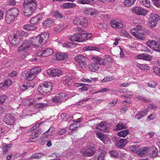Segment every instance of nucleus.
I'll use <instances>...</instances> for the list:
<instances>
[{
    "label": "nucleus",
    "instance_id": "nucleus-41",
    "mask_svg": "<svg viewBox=\"0 0 160 160\" xmlns=\"http://www.w3.org/2000/svg\"><path fill=\"white\" fill-rule=\"evenodd\" d=\"M109 153L111 157L118 158L119 155V152L116 150H111L109 151Z\"/></svg>",
    "mask_w": 160,
    "mask_h": 160
},
{
    "label": "nucleus",
    "instance_id": "nucleus-22",
    "mask_svg": "<svg viewBox=\"0 0 160 160\" xmlns=\"http://www.w3.org/2000/svg\"><path fill=\"white\" fill-rule=\"evenodd\" d=\"M92 60L97 64L98 65L103 64H104V60L99 56H93L92 57Z\"/></svg>",
    "mask_w": 160,
    "mask_h": 160
},
{
    "label": "nucleus",
    "instance_id": "nucleus-5",
    "mask_svg": "<svg viewBox=\"0 0 160 160\" xmlns=\"http://www.w3.org/2000/svg\"><path fill=\"white\" fill-rule=\"evenodd\" d=\"M142 26L140 25H138L135 27L133 28L130 30L131 34L136 38L144 40L145 37H142Z\"/></svg>",
    "mask_w": 160,
    "mask_h": 160
},
{
    "label": "nucleus",
    "instance_id": "nucleus-58",
    "mask_svg": "<svg viewBox=\"0 0 160 160\" xmlns=\"http://www.w3.org/2000/svg\"><path fill=\"white\" fill-rule=\"evenodd\" d=\"M102 141L104 143L106 144H109L111 143V142L109 138L105 135Z\"/></svg>",
    "mask_w": 160,
    "mask_h": 160
},
{
    "label": "nucleus",
    "instance_id": "nucleus-40",
    "mask_svg": "<svg viewBox=\"0 0 160 160\" xmlns=\"http://www.w3.org/2000/svg\"><path fill=\"white\" fill-rule=\"evenodd\" d=\"M89 68L92 71L95 72L99 69V66L96 63H92L91 64Z\"/></svg>",
    "mask_w": 160,
    "mask_h": 160
},
{
    "label": "nucleus",
    "instance_id": "nucleus-2",
    "mask_svg": "<svg viewBox=\"0 0 160 160\" xmlns=\"http://www.w3.org/2000/svg\"><path fill=\"white\" fill-rule=\"evenodd\" d=\"M49 37V34L48 32H44L39 36L32 38L30 41L31 44L35 48H37L46 42Z\"/></svg>",
    "mask_w": 160,
    "mask_h": 160
},
{
    "label": "nucleus",
    "instance_id": "nucleus-8",
    "mask_svg": "<svg viewBox=\"0 0 160 160\" xmlns=\"http://www.w3.org/2000/svg\"><path fill=\"white\" fill-rule=\"evenodd\" d=\"M96 151L95 148L92 147H88L81 149V153L84 156L92 157L95 154Z\"/></svg>",
    "mask_w": 160,
    "mask_h": 160
},
{
    "label": "nucleus",
    "instance_id": "nucleus-30",
    "mask_svg": "<svg viewBox=\"0 0 160 160\" xmlns=\"http://www.w3.org/2000/svg\"><path fill=\"white\" fill-rule=\"evenodd\" d=\"M26 79L28 80V81H32L35 77V75L33 74L31 71V70L26 72L25 74Z\"/></svg>",
    "mask_w": 160,
    "mask_h": 160
},
{
    "label": "nucleus",
    "instance_id": "nucleus-17",
    "mask_svg": "<svg viewBox=\"0 0 160 160\" xmlns=\"http://www.w3.org/2000/svg\"><path fill=\"white\" fill-rule=\"evenodd\" d=\"M35 83L32 81H28L24 82L20 87V89L22 91H24L30 88H33Z\"/></svg>",
    "mask_w": 160,
    "mask_h": 160
},
{
    "label": "nucleus",
    "instance_id": "nucleus-29",
    "mask_svg": "<svg viewBox=\"0 0 160 160\" xmlns=\"http://www.w3.org/2000/svg\"><path fill=\"white\" fill-rule=\"evenodd\" d=\"M157 42L152 40H148L146 42V44L150 48L153 49L154 47L156 45Z\"/></svg>",
    "mask_w": 160,
    "mask_h": 160
},
{
    "label": "nucleus",
    "instance_id": "nucleus-50",
    "mask_svg": "<svg viewBox=\"0 0 160 160\" xmlns=\"http://www.w3.org/2000/svg\"><path fill=\"white\" fill-rule=\"evenodd\" d=\"M31 71L35 76L36 74L41 72V68L39 67H37L31 70Z\"/></svg>",
    "mask_w": 160,
    "mask_h": 160
},
{
    "label": "nucleus",
    "instance_id": "nucleus-23",
    "mask_svg": "<svg viewBox=\"0 0 160 160\" xmlns=\"http://www.w3.org/2000/svg\"><path fill=\"white\" fill-rule=\"evenodd\" d=\"M105 155V152L104 151L98 152L97 153L94 157V160H104Z\"/></svg>",
    "mask_w": 160,
    "mask_h": 160
},
{
    "label": "nucleus",
    "instance_id": "nucleus-39",
    "mask_svg": "<svg viewBox=\"0 0 160 160\" xmlns=\"http://www.w3.org/2000/svg\"><path fill=\"white\" fill-rule=\"evenodd\" d=\"M140 3L143 6L147 7L150 8V2L149 0H139Z\"/></svg>",
    "mask_w": 160,
    "mask_h": 160
},
{
    "label": "nucleus",
    "instance_id": "nucleus-49",
    "mask_svg": "<svg viewBox=\"0 0 160 160\" xmlns=\"http://www.w3.org/2000/svg\"><path fill=\"white\" fill-rule=\"evenodd\" d=\"M32 136H34L33 137L31 138L29 140V142H34L37 140L38 138V135L35 132H33L32 133Z\"/></svg>",
    "mask_w": 160,
    "mask_h": 160
},
{
    "label": "nucleus",
    "instance_id": "nucleus-4",
    "mask_svg": "<svg viewBox=\"0 0 160 160\" xmlns=\"http://www.w3.org/2000/svg\"><path fill=\"white\" fill-rule=\"evenodd\" d=\"M27 32L22 30L17 31L16 33L13 36V38L10 41V43L15 47L18 45L22 41V36H26L27 35Z\"/></svg>",
    "mask_w": 160,
    "mask_h": 160
},
{
    "label": "nucleus",
    "instance_id": "nucleus-31",
    "mask_svg": "<svg viewBox=\"0 0 160 160\" xmlns=\"http://www.w3.org/2000/svg\"><path fill=\"white\" fill-rule=\"evenodd\" d=\"M46 89L42 83L40 84L38 88V91L41 93L44 94L45 93H47L50 92H49L46 91Z\"/></svg>",
    "mask_w": 160,
    "mask_h": 160
},
{
    "label": "nucleus",
    "instance_id": "nucleus-34",
    "mask_svg": "<svg viewBox=\"0 0 160 160\" xmlns=\"http://www.w3.org/2000/svg\"><path fill=\"white\" fill-rule=\"evenodd\" d=\"M7 12L16 17L18 13V10L17 8H15L9 9Z\"/></svg>",
    "mask_w": 160,
    "mask_h": 160
},
{
    "label": "nucleus",
    "instance_id": "nucleus-48",
    "mask_svg": "<svg viewBox=\"0 0 160 160\" xmlns=\"http://www.w3.org/2000/svg\"><path fill=\"white\" fill-rule=\"evenodd\" d=\"M80 17H73L72 18V21L73 24L75 25H79L80 23Z\"/></svg>",
    "mask_w": 160,
    "mask_h": 160
},
{
    "label": "nucleus",
    "instance_id": "nucleus-60",
    "mask_svg": "<svg viewBox=\"0 0 160 160\" xmlns=\"http://www.w3.org/2000/svg\"><path fill=\"white\" fill-rule=\"evenodd\" d=\"M28 53L24 52L22 54H20L18 57V58L19 60L21 61L24 59L26 57L27 54Z\"/></svg>",
    "mask_w": 160,
    "mask_h": 160
},
{
    "label": "nucleus",
    "instance_id": "nucleus-43",
    "mask_svg": "<svg viewBox=\"0 0 160 160\" xmlns=\"http://www.w3.org/2000/svg\"><path fill=\"white\" fill-rule=\"evenodd\" d=\"M136 1V0H125L123 4L126 7H128L133 5Z\"/></svg>",
    "mask_w": 160,
    "mask_h": 160
},
{
    "label": "nucleus",
    "instance_id": "nucleus-14",
    "mask_svg": "<svg viewBox=\"0 0 160 160\" xmlns=\"http://www.w3.org/2000/svg\"><path fill=\"white\" fill-rule=\"evenodd\" d=\"M53 53V51L52 49L48 48L46 50L38 51L36 55L40 57H47L52 55Z\"/></svg>",
    "mask_w": 160,
    "mask_h": 160
},
{
    "label": "nucleus",
    "instance_id": "nucleus-35",
    "mask_svg": "<svg viewBox=\"0 0 160 160\" xmlns=\"http://www.w3.org/2000/svg\"><path fill=\"white\" fill-rule=\"evenodd\" d=\"M23 28L24 29L29 31L35 30L37 28V27L34 25L26 24L23 26Z\"/></svg>",
    "mask_w": 160,
    "mask_h": 160
},
{
    "label": "nucleus",
    "instance_id": "nucleus-45",
    "mask_svg": "<svg viewBox=\"0 0 160 160\" xmlns=\"http://www.w3.org/2000/svg\"><path fill=\"white\" fill-rule=\"evenodd\" d=\"M151 154L152 156L153 157L158 155V150L157 149L154 147H152Z\"/></svg>",
    "mask_w": 160,
    "mask_h": 160
},
{
    "label": "nucleus",
    "instance_id": "nucleus-3",
    "mask_svg": "<svg viewBox=\"0 0 160 160\" xmlns=\"http://www.w3.org/2000/svg\"><path fill=\"white\" fill-rule=\"evenodd\" d=\"M36 3L34 0H25L23 3V10L25 16H30L35 10Z\"/></svg>",
    "mask_w": 160,
    "mask_h": 160
},
{
    "label": "nucleus",
    "instance_id": "nucleus-42",
    "mask_svg": "<svg viewBox=\"0 0 160 160\" xmlns=\"http://www.w3.org/2000/svg\"><path fill=\"white\" fill-rule=\"evenodd\" d=\"M134 99L136 101L143 102L146 103H148L150 101V99H145L140 96H138L135 97L134 98Z\"/></svg>",
    "mask_w": 160,
    "mask_h": 160
},
{
    "label": "nucleus",
    "instance_id": "nucleus-19",
    "mask_svg": "<svg viewBox=\"0 0 160 160\" xmlns=\"http://www.w3.org/2000/svg\"><path fill=\"white\" fill-rule=\"evenodd\" d=\"M152 58L151 56L145 53L138 55L135 57L136 59H142L146 61H150Z\"/></svg>",
    "mask_w": 160,
    "mask_h": 160
},
{
    "label": "nucleus",
    "instance_id": "nucleus-36",
    "mask_svg": "<svg viewBox=\"0 0 160 160\" xmlns=\"http://www.w3.org/2000/svg\"><path fill=\"white\" fill-rule=\"evenodd\" d=\"M129 131L128 130L126 129L118 132V135L120 137L125 138L129 134Z\"/></svg>",
    "mask_w": 160,
    "mask_h": 160
},
{
    "label": "nucleus",
    "instance_id": "nucleus-63",
    "mask_svg": "<svg viewBox=\"0 0 160 160\" xmlns=\"http://www.w3.org/2000/svg\"><path fill=\"white\" fill-rule=\"evenodd\" d=\"M78 127L76 123H71L69 126V129L72 130H74L76 129Z\"/></svg>",
    "mask_w": 160,
    "mask_h": 160
},
{
    "label": "nucleus",
    "instance_id": "nucleus-59",
    "mask_svg": "<svg viewBox=\"0 0 160 160\" xmlns=\"http://www.w3.org/2000/svg\"><path fill=\"white\" fill-rule=\"evenodd\" d=\"M12 146V144L10 143L7 145H4L3 147V151L4 153H6L8 151L9 148Z\"/></svg>",
    "mask_w": 160,
    "mask_h": 160
},
{
    "label": "nucleus",
    "instance_id": "nucleus-54",
    "mask_svg": "<svg viewBox=\"0 0 160 160\" xmlns=\"http://www.w3.org/2000/svg\"><path fill=\"white\" fill-rule=\"evenodd\" d=\"M43 156V154L41 153H37L33 154L32 156L30 157L31 159H38L40 158Z\"/></svg>",
    "mask_w": 160,
    "mask_h": 160
},
{
    "label": "nucleus",
    "instance_id": "nucleus-9",
    "mask_svg": "<svg viewBox=\"0 0 160 160\" xmlns=\"http://www.w3.org/2000/svg\"><path fill=\"white\" fill-rule=\"evenodd\" d=\"M131 11L134 14L138 16H145L146 15L148 12L147 9L138 6L133 8Z\"/></svg>",
    "mask_w": 160,
    "mask_h": 160
},
{
    "label": "nucleus",
    "instance_id": "nucleus-13",
    "mask_svg": "<svg viewBox=\"0 0 160 160\" xmlns=\"http://www.w3.org/2000/svg\"><path fill=\"white\" fill-rule=\"evenodd\" d=\"M15 120V118L13 115L10 113L7 114L3 119L4 122L8 125L13 124Z\"/></svg>",
    "mask_w": 160,
    "mask_h": 160
},
{
    "label": "nucleus",
    "instance_id": "nucleus-12",
    "mask_svg": "<svg viewBox=\"0 0 160 160\" xmlns=\"http://www.w3.org/2000/svg\"><path fill=\"white\" fill-rule=\"evenodd\" d=\"M30 48V43L27 40H24L22 44L18 48V50L19 52H24L28 53L27 52Z\"/></svg>",
    "mask_w": 160,
    "mask_h": 160
},
{
    "label": "nucleus",
    "instance_id": "nucleus-24",
    "mask_svg": "<svg viewBox=\"0 0 160 160\" xmlns=\"http://www.w3.org/2000/svg\"><path fill=\"white\" fill-rule=\"evenodd\" d=\"M127 143L128 141L126 139H121L117 141L116 143V145L118 147L122 148L124 147Z\"/></svg>",
    "mask_w": 160,
    "mask_h": 160
},
{
    "label": "nucleus",
    "instance_id": "nucleus-44",
    "mask_svg": "<svg viewBox=\"0 0 160 160\" xmlns=\"http://www.w3.org/2000/svg\"><path fill=\"white\" fill-rule=\"evenodd\" d=\"M53 15L55 17L59 19H63L65 18L64 16L62 15L58 11L53 12Z\"/></svg>",
    "mask_w": 160,
    "mask_h": 160
},
{
    "label": "nucleus",
    "instance_id": "nucleus-25",
    "mask_svg": "<svg viewBox=\"0 0 160 160\" xmlns=\"http://www.w3.org/2000/svg\"><path fill=\"white\" fill-rule=\"evenodd\" d=\"M68 55L65 53L57 52L56 53L55 57L58 60H63L68 58Z\"/></svg>",
    "mask_w": 160,
    "mask_h": 160
},
{
    "label": "nucleus",
    "instance_id": "nucleus-61",
    "mask_svg": "<svg viewBox=\"0 0 160 160\" xmlns=\"http://www.w3.org/2000/svg\"><path fill=\"white\" fill-rule=\"evenodd\" d=\"M5 86L6 89L8 88V86L11 83V81L10 79H8L3 82Z\"/></svg>",
    "mask_w": 160,
    "mask_h": 160
},
{
    "label": "nucleus",
    "instance_id": "nucleus-37",
    "mask_svg": "<svg viewBox=\"0 0 160 160\" xmlns=\"http://www.w3.org/2000/svg\"><path fill=\"white\" fill-rule=\"evenodd\" d=\"M136 66L140 69L143 70H148L150 69L149 66L147 64H142L138 63Z\"/></svg>",
    "mask_w": 160,
    "mask_h": 160
},
{
    "label": "nucleus",
    "instance_id": "nucleus-46",
    "mask_svg": "<svg viewBox=\"0 0 160 160\" xmlns=\"http://www.w3.org/2000/svg\"><path fill=\"white\" fill-rule=\"evenodd\" d=\"M53 21L52 20H51L47 19V20L44 21L43 23V24L44 26L49 27L53 24Z\"/></svg>",
    "mask_w": 160,
    "mask_h": 160
},
{
    "label": "nucleus",
    "instance_id": "nucleus-21",
    "mask_svg": "<svg viewBox=\"0 0 160 160\" xmlns=\"http://www.w3.org/2000/svg\"><path fill=\"white\" fill-rule=\"evenodd\" d=\"M148 112V109L146 108V109H144V110L143 111L138 112L135 116V118L138 120L142 118L145 115H146Z\"/></svg>",
    "mask_w": 160,
    "mask_h": 160
},
{
    "label": "nucleus",
    "instance_id": "nucleus-57",
    "mask_svg": "<svg viewBox=\"0 0 160 160\" xmlns=\"http://www.w3.org/2000/svg\"><path fill=\"white\" fill-rule=\"evenodd\" d=\"M73 43H72L66 42L62 44V46L66 48H72L73 47Z\"/></svg>",
    "mask_w": 160,
    "mask_h": 160
},
{
    "label": "nucleus",
    "instance_id": "nucleus-15",
    "mask_svg": "<svg viewBox=\"0 0 160 160\" xmlns=\"http://www.w3.org/2000/svg\"><path fill=\"white\" fill-rule=\"evenodd\" d=\"M45 15L43 14H39L32 18L30 21L31 24H38L40 21L42 20V19L45 18Z\"/></svg>",
    "mask_w": 160,
    "mask_h": 160
},
{
    "label": "nucleus",
    "instance_id": "nucleus-20",
    "mask_svg": "<svg viewBox=\"0 0 160 160\" xmlns=\"http://www.w3.org/2000/svg\"><path fill=\"white\" fill-rule=\"evenodd\" d=\"M96 128L97 129L103 131L104 132H107L108 131L107 130V127L106 123L104 122H101L100 123L97 124Z\"/></svg>",
    "mask_w": 160,
    "mask_h": 160
},
{
    "label": "nucleus",
    "instance_id": "nucleus-62",
    "mask_svg": "<svg viewBox=\"0 0 160 160\" xmlns=\"http://www.w3.org/2000/svg\"><path fill=\"white\" fill-rule=\"evenodd\" d=\"M7 99V97L5 95L0 96V104L3 103Z\"/></svg>",
    "mask_w": 160,
    "mask_h": 160
},
{
    "label": "nucleus",
    "instance_id": "nucleus-53",
    "mask_svg": "<svg viewBox=\"0 0 160 160\" xmlns=\"http://www.w3.org/2000/svg\"><path fill=\"white\" fill-rule=\"evenodd\" d=\"M142 37H145L144 36V35H148L150 34V32L149 30L144 28L143 27H142Z\"/></svg>",
    "mask_w": 160,
    "mask_h": 160
},
{
    "label": "nucleus",
    "instance_id": "nucleus-27",
    "mask_svg": "<svg viewBox=\"0 0 160 160\" xmlns=\"http://www.w3.org/2000/svg\"><path fill=\"white\" fill-rule=\"evenodd\" d=\"M148 150V148L144 147L138 150L137 151V153L138 155L141 157H143L147 153Z\"/></svg>",
    "mask_w": 160,
    "mask_h": 160
},
{
    "label": "nucleus",
    "instance_id": "nucleus-47",
    "mask_svg": "<svg viewBox=\"0 0 160 160\" xmlns=\"http://www.w3.org/2000/svg\"><path fill=\"white\" fill-rule=\"evenodd\" d=\"M59 96L62 101H65L68 98V96L67 94L64 92L58 94Z\"/></svg>",
    "mask_w": 160,
    "mask_h": 160
},
{
    "label": "nucleus",
    "instance_id": "nucleus-33",
    "mask_svg": "<svg viewBox=\"0 0 160 160\" xmlns=\"http://www.w3.org/2000/svg\"><path fill=\"white\" fill-rule=\"evenodd\" d=\"M42 84L46 89L47 90L46 91L50 92L52 91V85L51 82H43Z\"/></svg>",
    "mask_w": 160,
    "mask_h": 160
},
{
    "label": "nucleus",
    "instance_id": "nucleus-1",
    "mask_svg": "<svg viewBox=\"0 0 160 160\" xmlns=\"http://www.w3.org/2000/svg\"><path fill=\"white\" fill-rule=\"evenodd\" d=\"M75 31H79L82 32L81 33H76L70 37L69 39L71 41L78 42H82L90 38L92 35L90 33H87L83 32V30L80 27H77L74 28Z\"/></svg>",
    "mask_w": 160,
    "mask_h": 160
},
{
    "label": "nucleus",
    "instance_id": "nucleus-26",
    "mask_svg": "<svg viewBox=\"0 0 160 160\" xmlns=\"http://www.w3.org/2000/svg\"><path fill=\"white\" fill-rule=\"evenodd\" d=\"M48 106L46 103H38L34 105V108L38 110H43L44 108Z\"/></svg>",
    "mask_w": 160,
    "mask_h": 160
},
{
    "label": "nucleus",
    "instance_id": "nucleus-16",
    "mask_svg": "<svg viewBox=\"0 0 160 160\" xmlns=\"http://www.w3.org/2000/svg\"><path fill=\"white\" fill-rule=\"evenodd\" d=\"M47 72L49 75L53 77L58 76L62 73V71L58 68H49L47 70Z\"/></svg>",
    "mask_w": 160,
    "mask_h": 160
},
{
    "label": "nucleus",
    "instance_id": "nucleus-52",
    "mask_svg": "<svg viewBox=\"0 0 160 160\" xmlns=\"http://www.w3.org/2000/svg\"><path fill=\"white\" fill-rule=\"evenodd\" d=\"M52 101L56 103H60L62 101L58 94L52 98Z\"/></svg>",
    "mask_w": 160,
    "mask_h": 160
},
{
    "label": "nucleus",
    "instance_id": "nucleus-6",
    "mask_svg": "<svg viewBox=\"0 0 160 160\" xmlns=\"http://www.w3.org/2000/svg\"><path fill=\"white\" fill-rule=\"evenodd\" d=\"M53 131L52 128H50L49 129L47 130L45 132L42 134L43 138H42L40 143L42 145L46 144L48 147H49L52 146V144L51 141L50 140H44L45 138H47L49 136H52V132Z\"/></svg>",
    "mask_w": 160,
    "mask_h": 160
},
{
    "label": "nucleus",
    "instance_id": "nucleus-10",
    "mask_svg": "<svg viewBox=\"0 0 160 160\" xmlns=\"http://www.w3.org/2000/svg\"><path fill=\"white\" fill-rule=\"evenodd\" d=\"M87 58L83 55L80 54L75 57V60L78 63L80 67L83 69L86 68L87 65L86 63Z\"/></svg>",
    "mask_w": 160,
    "mask_h": 160
},
{
    "label": "nucleus",
    "instance_id": "nucleus-56",
    "mask_svg": "<svg viewBox=\"0 0 160 160\" xmlns=\"http://www.w3.org/2000/svg\"><path fill=\"white\" fill-rule=\"evenodd\" d=\"M96 135L97 137L101 141L103 140V139L104 138V137L105 135L99 131L96 132Z\"/></svg>",
    "mask_w": 160,
    "mask_h": 160
},
{
    "label": "nucleus",
    "instance_id": "nucleus-32",
    "mask_svg": "<svg viewBox=\"0 0 160 160\" xmlns=\"http://www.w3.org/2000/svg\"><path fill=\"white\" fill-rule=\"evenodd\" d=\"M79 3L82 4H93L97 2V0H78Z\"/></svg>",
    "mask_w": 160,
    "mask_h": 160
},
{
    "label": "nucleus",
    "instance_id": "nucleus-55",
    "mask_svg": "<svg viewBox=\"0 0 160 160\" xmlns=\"http://www.w3.org/2000/svg\"><path fill=\"white\" fill-rule=\"evenodd\" d=\"M34 102L33 99L30 98H27L25 100V104L27 105H30L32 104Z\"/></svg>",
    "mask_w": 160,
    "mask_h": 160
},
{
    "label": "nucleus",
    "instance_id": "nucleus-7",
    "mask_svg": "<svg viewBox=\"0 0 160 160\" xmlns=\"http://www.w3.org/2000/svg\"><path fill=\"white\" fill-rule=\"evenodd\" d=\"M149 16V26L151 28H153L156 27L157 22L160 19V18L158 15L155 13H151Z\"/></svg>",
    "mask_w": 160,
    "mask_h": 160
},
{
    "label": "nucleus",
    "instance_id": "nucleus-51",
    "mask_svg": "<svg viewBox=\"0 0 160 160\" xmlns=\"http://www.w3.org/2000/svg\"><path fill=\"white\" fill-rule=\"evenodd\" d=\"M116 128L115 129L116 130H120L127 128L125 124H124L122 122L119 123L116 127Z\"/></svg>",
    "mask_w": 160,
    "mask_h": 160
},
{
    "label": "nucleus",
    "instance_id": "nucleus-64",
    "mask_svg": "<svg viewBox=\"0 0 160 160\" xmlns=\"http://www.w3.org/2000/svg\"><path fill=\"white\" fill-rule=\"evenodd\" d=\"M153 49L157 52H160V44L159 43L157 42L156 45L154 47Z\"/></svg>",
    "mask_w": 160,
    "mask_h": 160
},
{
    "label": "nucleus",
    "instance_id": "nucleus-28",
    "mask_svg": "<svg viewBox=\"0 0 160 160\" xmlns=\"http://www.w3.org/2000/svg\"><path fill=\"white\" fill-rule=\"evenodd\" d=\"M15 17L13 15H11L8 13H6L5 16V20L6 22L8 24L10 23L15 18Z\"/></svg>",
    "mask_w": 160,
    "mask_h": 160
},
{
    "label": "nucleus",
    "instance_id": "nucleus-11",
    "mask_svg": "<svg viewBox=\"0 0 160 160\" xmlns=\"http://www.w3.org/2000/svg\"><path fill=\"white\" fill-rule=\"evenodd\" d=\"M111 27L114 28L122 29L124 26L123 22L119 19L112 20L110 22Z\"/></svg>",
    "mask_w": 160,
    "mask_h": 160
},
{
    "label": "nucleus",
    "instance_id": "nucleus-18",
    "mask_svg": "<svg viewBox=\"0 0 160 160\" xmlns=\"http://www.w3.org/2000/svg\"><path fill=\"white\" fill-rule=\"evenodd\" d=\"M84 12L86 15L89 14L90 16L93 17H96L98 14L97 11L95 9L90 8H85Z\"/></svg>",
    "mask_w": 160,
    "mask_h": 160
},
{
    "label": "nucleus",
    "instance_id": "nucleus-38",
    "mask_svg": "<svg viewBox=\"0 0 160 160\" xmlns=\"http://www.w3.org/2000/svg\"><path fill=\"white\" fill-rule=\"evenodd\" d=\"M88 20L86 18L80 17V25L87 27L88 25Z\"/></svg>",
    "mask_w": 160,
    "mask_h": 160
}]
</instances>
